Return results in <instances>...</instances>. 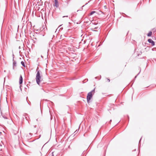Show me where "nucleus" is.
<instances>
[{
  "mask_svg": "<svg viewBox=\"0 0 156 156\" xmlns=\"http://www.w3.org/2000/svg\"><path fill=\"white\" fill-rule=\"evenodd\" d=\"M37 73L36 75V81L37 84H39L40 82L41 76L40 73V71L37 70Z\"/></svg>",
  "mask_w": 156,
  "mask_h": 156,
  "instance_id": "nucleus-1",
  "label": "nucleus"
},
{
  "mask_svg": "<svg viewBox=\"0 0 156 156\" xmlns=\"http://www.w3.org/2000/svg\"><path fill=\"white\" fill-rule=\"evenodd\" d=\"M92 97V94L91 93V92H89L87 95V99L88 103L90 102V101Z\"/></svg>",
  "mask_w": 156,
  "mask_h": 156,
  "instance_id": "nucleus-2",
  "label": "nucleus"
},
{
  "mask_svg": "<svg viewBox=\"0 0 156 156\" xmlns=\"http://www.w3.org/2000/svg\"><path fill=\"white\" fill-rule=\"evenodd\" d=\"M54 5L56 7H58L59 6V3L58 0H55Z\"/></svg>",
  "mask_w": 156,
  "mask_h": 156,
  "instance_id": "nucleus-3",
  "label": "nucleus"
},
{
  "mask_svg": "<svg viewBox=\"0 0 156 156\" xmlns=\"http://www.w3.org/2000/svg\"><path fill=\"white\" fill-rule=\"evenodd\" d=\"M148 41L150 43H151L152 46H154L155 45V43L154 41L151 39H149L148 40Z\"/></svg>",
  "mask_w": 156,
  "mask_h": 156,
  "instance_id": "nucleus-4",
  "label": "nucleus"
},
{
  "mask_svg": "<svg viewBox=\"0 0 156 156\" xmlns=\"http://www.w3.org/2000/svg\"><path fill=\"white\" fill-rule=\"evenodd\" d=\"M13 69H14V67H15L16 66V61H14V57L13 58Z\"/></svg>",
  "mask_w": 156,
  "mask_h": 156,
  "instance_id": "nucleus-5",
  "label": "nucleus"
},
{
  "mask_svg": "<svg viewBox=\"0 0 156 156\" xmlns=\"http://www.w3.org/2000/svg\"><path fill=\"white\" fill-rule=\"evenodd\" d=\"M23 77L22 75H21L20 77L19 83L20 84H21L22 83L23 81Z\"/></svg>",
  "mask_w": 156,
  "mask_h": 156,
  "instance_id": "nucleus-6",
  "label": "nucleus"
},
{
  "mask_svg": "<svg viewBox=\"0 0 156 156\" xmlns=\"http://www.w3.org/2000/svg\"><path fill=\"white\" fill-rule=\"evenodd\" d=\"M28 115L26 113H24L23 115V116L25 117L26 119L27 120H28V119L27 118V116H28Z\"/></svg>",
  "mask_w": 156,
  "mask_h": 156,
  "instance_id": "nucleus-7",
  "label": "nucleus"
},
{
  "mask_svg": "<svg viewBox=\"0 0 156 156\" xmlns=\"http://www.w3.org/2000/svg\"><path fill=\"white\" fill-rule=\"evenodd\" d=\"M152 32L151 31H150L147 34V36L148 37H151V36Z\"/></svg>",
  "mask_w": 156,
  "mask_h": 156,
  "instance_id": "nucleus-8",
  "label": "nucleus"
},
{
  "mask_svg": "<svg viewBox=\"0 0 156 156\" xmlns=\"http://www.w3.org/2000/svg\"><path fill=\"white\" fill-rule=\"evenodd\" d=\"M96 12L95 11H93L90 12L88 15L89 16H91L94 13H95Z\"/></svg>",
  "mask_w": 156,
  "mask_h": 156,
  "instance_id": "nucleus-9",
  "label": "nucleus"
},
{
  "mask_svg": "<svg viewBox=\"0 0 156 156\" xmlns=\"http://www.w3.org/2000/svg\"><path fill=\"white\" fill-rule=\"evenodd\" d=\"M21 63L23 66L24 67H25V63L23 61H21Z\"/></svg>",
  "mask_w": 156,
  "mask_h": 156,
  "instance_id": "nucleus-10",
  "label": "nucleus"
},
{
  "mask_svg": "<svg viewBox=\"0 0 156 156\" xmlns=\"http://www.w3.org/2000/svg\"><path fill=\"white\" fill-rule=\"evenodd\" d=\"M44 29V25L42 26L41 28H40V30H41V31H42Z\"/></svg>",
  "mask_w": 156,
  "mask_h": 156,
  "instance_id": "nucleus-11",
  "label": "nucleus"
},
{
  "mask_svg": "<svg viewBox=\"0 0 156 156\" xmlns=\"http://www.w3.org/2000/svg\"><path fill=\"white\" fill-rule=\"evenodd\" d=\"M68 17V16H63L62 17H63H63ZM69 19H70V17H72V16H69Z\"/></svg>",
  "mask_w": 156,
  "mask_h": 156,
  "instance_id": "nucleus-12",
  "label": "nucleus"
},
{
  "mask_svg": "<svg viewBox=\"0 0 156 156\" xmlns=\"http://www.w3.org/2000/svg\"><path fill=\"white\" fill-rule=\"evenodd\" d=\"M2 117L5 119H7L8 118L7 117L5 116V115H2Z\"/></svg>",
  "mask_w": 156,
  "mask_h": 156,
  "instance_id": "nucleus-13",
  "label": "nucleus"
},
{
  "mask_svg": "<svg viewBox=\"0 0 156 156\" xmlns=\"http://www.w3.org/2000/svg\"><path fill=\"white\" fill-rule=\"evenodd\" d=\"M4 144L2 142H1V143H0V147H2V146Z\"/></svg>",
  "mask_w": 156,
  "mask_h": 156,
  "instance_id": "nucleus-14",
  "label": "nucleus"
},
{
  "mask_svg": "<svg viewBox=\"0 0 156 156\" xmlns=\"http://www.w3.org/2000/svg\"><path fill=\"white\" fill-rule=\"evenodd\" d=\"M94 90H95V88H94L93 90H91L90 92H91V93H94L95 92Z\"/></svg>",
  "mask_w": 156,
  "mask_h": 156,
  "instance_id": "nucleus-15",
  "label": "nucleus"
},
{
  "mask_svg": "<svg viewBox=\"0 0 156 156\" xmlns=\"http://www.w3.org/2000/svg\"><path fill=\"white\" fill-rule=\"evenodd\" d=\"M35 12V13H36V10H33V13H34V12Z\"/></svg>",
  "mask_w": 156,
  "mask_h": 156,
  "instance_id": "nucleus-16",
  "label": "nucleus"
},
{
  "mask_svg": "<svg viewBox=\"0 0 156 156\" xmlns=\"http://www.w3.org/2000/svg\"><path fill=\"white\" fill-rule=\"evenodd\" d=\"M79 130V129L77 130H76L75 132H74V133H77V132Z\"/></svg>",
  "mask_w": 156,
  "mask_h": 156,
  "instance_id": "nucleus-17",
  "label": "nucleus"
},
{
  "mask_svg": "<svg viewBox=\"0 0 156 156\" xmlns=\"http://www.w3.org/2000/svg\"><path fill=\"white\" fill-rule=\"evenodd\" d=\"M140 72L137 74V75L135 77V78H136V76H137L140 73Z\"/></svg>",
  "mask_w": 156,
  "mask_h": 156,
  "instance_id": "nucleus-18",
  "label": "nucleus"
},
{
  "mask_svg": "<svg viewBox=\"0 0 156 156\" xmlns=\"http://www.w3.org/2000/svg\"><path fill=\"white\" fill-rule=\"evenodd\" d=\"M107 80H108V82H110V80L109 79H107Z\"/></svg>",
  "mask_w": 156,
  "mask_h": 156,
  "instance_id": "nucleus-19",
  "label": "nucleus"
},
{
  "mask_svg": "<svg viewBox=\"0 0 156 156\" xmlns=\"http://www.w3.org/2000/svg\"><path fill=\"white\" fill-rule=\"evenodd\" d=\"M19 49H20L21 48V47L20 46L19 47Z\"/></svg>",
  "mask_w": 156,
  "mask_h": 156,
  "instance_id": "nucleus-20",
  "label": "nucleus"
},
{
  "mask_svg": "<svg viewBox=\"0 0 156 156\" xmlns=\"http://www.w3.org/2000/svg\"><path fill=\"white\" fill-rule=\"evenodd\" d=\"M27 103H28V104H29V105H30L29 103L28 102V101H27Z\"/></svg>",
  "mask_w": 156,
  "mask_h": 156,
  "instance_id": "nucleus-21",
  "label": "nucleus"
},
{
  "mask_svg": "<svg viewBox=\"0 0 156 156\" xmlns=\"http://www.w3.org/2000/svg\"><path fill=\"white\" fill-rule=\"evenodd\" d=\"M104 7H105V9L107 8L106 7V5L104 6Z\"/></svg>",
  "mask_w": 156,
  "mask_h": 156,
  "instance_id": "nucleus-22",
  "label": "nucleus"
},
{
  "mask_svg": "<svg viewBox=\"0 0 156 156\" xmlns=\"http://www.w3.org/2000/svg\"><path fill=\"white\" fill-rule=\"evenodd\" d=\"M141 138H142V137H141V138H140V141H139V144L140 143V140H141Z\"/></svg>",
  "mask_w": 156,
  "mask_h": 156,
  "instance_id": "nucleus-23",
  "label": "nucleus"
},
{
  "mask_svg": "<svg viewBox=\"0 0 156 156\" xmlns=\"http://www.w3.org/2000/svg\"><path fill=\"white\" fill-rule=\"evenodd\" d=\"M111 121H112V120H110V121H109V122L110 123V122H111Z\"/></svg>",
  "mask_w": 156,
  "mask_h": 156,
  "instance_id": "nucleus-24",
  "label": "nucleus"
},
{
  "mask_svg": "<svg viewBox=\"0 0 156 156\" xmlns=\"http://www.w3.org/2000/svg\"><path fill=\"white\" fill-rule=\"evenodd\" d=\"M98 28V27H95L94 29H97Z\"/></svg>",
  "mask_w": 156,
  "mask_h": 156,
  "instance_id": "nucleus-25",
  "label": "nucleus"
},
{
  "mask_svg": "<svg viewBox=\"0 0 156 156\" xmlns=\"http://www.w3.org/2000/svg\"><path fill=\"white\" fill-rule=\"evenodd\" d=\"M51 156H54V155L53 154V152L52 153V154Z\"/></svg>",
  "mask_w": 156,
  "mask_h": 156,
  "instance_id": "nucleus-26",
  "label": "nucleus"
},
{
  "mask_svg": "<svg viewBox=\"0 0 156 156\" xmlns=\"http://www.w3.org/2000/svg\"><path fill=\"white\" fill-rule=\"evenodd\" d=\"M2 132H0V136L1 135V134H2Z\"/></svg>",
  "mask_w": 156,
  "mask_h": 156,
  "instance_id": "nucleus-27",
  "label": "nucleus"
},
{
  "mask_svg": "<svg viewBox=\"0 0 156 156\" xmlns=\"http://www.w3.org/2000/svg\"><path fill=\"white\" fill-rule=\"evenodd\" d=\"M62 25H60L59 27H60L61 26H62Z\"/></svg>",
  "mask_w": 156,
  "mask_h": 156,
  "instance_id": "nucleus-28",
  "label": "nucleus"
},
{
  "mask_svg": "<svg viewBox=\"0 0 156 156\" xmlns=\"http://www.w3.org/2000/svg\"><path fill=\"white\" fill-rule=\"evenodd\" d=\"M60 29H61V30H62V28H60Z\"/></svg>",
  "mask_w": 156,
  "mask_h": 156,
  "instance_id": "nucleus-29",
  "label": "nucleus"
},
{
  "mask_svg": "<svg viewBox=\"0 0 156 156\" xmlns=\"http://www.w3.org/2000/svg\"><path fill=\"white\" fill-rule=\"evenodd\" d=\"M36 120V121H38V119H37Z\"/></svg>",
  "mask_w": 156,
  "mask_h": 156,
  "instance_id": "nucleus-30",
  "label": "nucleus"
}]
</instances>
